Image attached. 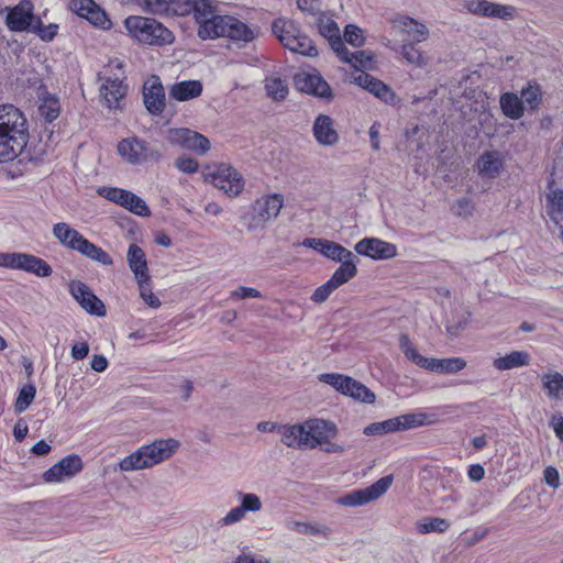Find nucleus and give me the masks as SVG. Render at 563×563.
Masks as SVG:
<instances>
[{"instance_id":"f257e3e1","label":"nucleus","mask_w":563,"mask_h":563,"mask_svg":"<svg viewBox=\"0 0 563 563\" xmlns=\"http://www.w3.org/2000/svg\"><path fill=\"white\" fill-rule=\"evenodd\" d=\"M29 124L13 104H0V163L13 161L29 142Z\"/></svg>"},{"instance_id":"f03ea898","label":"nucleus","mask_w":563,"mask_h":563,"mask_svg":"<svg viewBox=\"0 0 563 563\" xmlns=\"http://www.w3.org/2000/svg\"><path fill=\"white\" fill-rule=\"evenodd\" d=\"M180 443L175 439L155 440L150 444L142 445L133 453L119 462L122 472H132L150 468L176 453Z\"/></svg>"},{"instance_id":"7ed1b4c3","label":"nucleus","mask_w":563,"mask_h":563,"mask_svg":"<svg viewBox=\"0 0 563 563\" xmlns=\"http://www.w3.org/2000/svg\"><path fill=\"white\" fill-rule=\"evenodd\" d=\"M123 25L128 35L142 45L162 47L175 41L173 32L154 18L129 15Z\"/></svg>"},{"instance_id":"20e7f679","label":"nucleus","mask_w":563,"mask_h":563,"mask_svg":"<svg viewBox=\"0 0 563 563\" xmlns=\"http://www.w3.org/2000/svg\"><path fill=\"white\" fill-rule=\"evenodd\" d=\"M54 238L66 249L76 251L89 260L103 266H111L113 260L108 252L86 239L78 230L66 222H58L53 225Z\"/></svg>"},{"instance_id":"39448f33","label":"nucleus","mask_w":563,"mask_h":563,"mask_svg":"<svg viewBox=\"0 0 563 563\" xmlns=\"http://www.w3.org/2000/svg\"><path fill=\"white\" fill-rule=\"evenodd\" d=\"M399 347L410 362L423 369L438 374H456L463 371L467 364L466 361L460 356L446 358L426 357L418 352L406 333L399 336Z\"/></svg>"},{"instance_id":"423d86ee","label":"nucleus","mask_w":563,"mask_h":563,"mask_svg":"<svg viewBox=\"0 0 563 563\" xmlns=\"http://www.w3.org/2000/svg\"><path fill=\"white\" fill-rule=\"evenodd\" d=\"M123 67V62L113 58L98 74V81L101 82L100 96L109 109L121 108L120 102L128 92Z\"/></svg>"},{"instance_id":"0eeeda50","label":"nucleus","mask_w":563,"mask_h":563,"mask_svg":"<svg viewBox=\"0 0 563 563\" xmlns=\"http://www.w3.org/2000/svg\"><path fill=\"white\" fill-rule=\"evenodd\" d=\"M272 31L289 51L310 57L318 55V49L312 40L307 34L302 33L292 20L284 18L274 20Z\"/></svg>"},{"instance_id":"6e6552de","label":"nucleus","mask_w":563,"mask_h":563,"mask_svg":"<svg viewBox=\"0 0 563 563\" xmlns=\"http://www.w3.org/2000/svg\"><path fill=\"white\" fill-rule=\"evenodd\" d=\"M435 416L423 411L408 412L384 421L373 422L364 428L365 435H382L431 424Z\"/></svg>"},{"instance_id":"1a4fd4ad","label":"nucleus","mask_w":563,"mask_h":563,"mask_svg":"<svg viewBox=\"0 0 563 563\" xmlns=\"http://www.w3.org/2000/svg\"><path fill=\"white\" fill-rule=\"evenodd\" d=\"M284 205V197L280 194L265 195L254 201L251 211L245 214L249 231H255L278 217Z\"/></svg>"},{"instance_id":"9d476101","label":"nucleus","mask_w":563,"mask_h":563,"mask_svg":"<svg viewBox=\"0 0 563 563\" xmlns=\"http://www.w3.org/2000/svg\"><path fill=\"white\" fill-rule=\"evenodd\" d=\"M203 32L209 40L227 37L233 42L250 43L255 38V32L246 23L229 14L218 15V23Z\"/></svg>"},{"instance_id":"9b49d317","label":"nucleus","mask_w":563,"mask_h":563,"mask_svg":"<svg viewBox=\"0 0 563 563\" xmlns=\"http://www.w3.org/2000/svg\"><path fill=\"white\" fill-rule=\"evenodd\" d=\"M0 267L23 271L37 277H48L53 273L52 266L46 261L22 252H0Z\"/></svg>"},{"instance_id":"f8f14e48","label":"nucleus","mask_w":563,"mask_h":563,"mask_svg":"<svg viewBox=\"0 0 563 563\" xmlns=\"http://www.w3.org/2000/svg\"><path fill=\"white\" fill-rule=\"evenodd\" d=\"M118 153L123 161L131 165H142L147 162L157 163L162 158L158 150L136 136L126 137L118 143Z\"/></svg>"},{"instance_id":"ddd939ff","label":"nucleus","mask_w":563,"mask_h":563,"mask_svg":"<svg viewBox=\"0 0 563 563\" xmlns=\"http://www.w3.org/2000/svg\"><path fill=\"white\" fill-rule=\"evenodd\" d=\"M393 482L394 476L386 475L365 488L354 489L339 497L336 504L345 507L364 506L383 496L390 488Z\"/></svg>"},{"instance_id":"4468645a","label":"nucleus","mask_w":563,"mask_h":563,"mask_svg":"<svg viewBox=\"0 0 563 563\" xmlns=\"http://www.w3.org/2000/svg\"><path fill=\"white\" fill-rule=\"evenodd\" d=\"M294 81L297 89L307 95L325 102H331L334 99L332 88L317 70L298 73L295 75Z\"/></svg>"},{"instance_id":"2eb2a0df","label":"nucleus","mask_w":563,"mask_h":563,"mask_svg":"<svg viewBox=\"0 0 563 563\" xmlns=\"http://www.w3.org/2000/svg\"><path fill=\"white\" fill-rule=\"evenodd\" d=\"M68 9L98 29L112 27L108 13L95 0H69Z\"/></svg>"},{"instance_id":"dca6fc26","label":"nucleus","mask_w":563,"mask_h":563,"mask_svg":"<svg viewBox=\"0 0 563 563\" xmlns=\"http://www.w3.org/2000/svg\"><path fill=\"white\" fill-rule=\"evenodd\" d=\"M211 183L229 197L239 196L244 189V178L241 173L228 164H220L210 174Z\"/></svg>"},{"instance_id":"f3484780","label":"nucleus","mask_w":563,"mask_h":563,"mask_svg":"<svg viewBox=\"0 0 563 563\" xmlns=\"http://www.w3.org/2000/svg\"><path fill=\"white\" fill-rule=\"evenodd\" d=\"M236 499L240 505L230 509L224 517H222L218 525L220 527L233 526L242 521L247 512H258L263 508L261 498L254 493L236 492Z\"/></svg>"},{"instance_id":"a211bd4d","label":"nucleus","mask_w":563,"mask_h":563,"mask_svg":"<svg viewBox=\"0 0 563 563\" xmlns=\"http://www.w3.org/2000/svg\"><path fill=\"white\" fill-rule=\"evenodd\" d=\"M142 97L145 109L151 115L158 117L165 111V88L157 75H152L144 81Z\"/></svg>"},{"instance_id":"6ab92c4d","label":"nucleus","mask_w":563,"mask_h":563,"mask_svg":"<svg viewBox=\"0 0 563 563\" xmlns=\"http://www.w3.org/2000/svg\"><path fill=\"white\" fill-rule=\"evenodd\" d=\"M37 16L34 14V4L31 0H21L12 8H8L5 25L11 32L31 31Z\"/></svg>"},{"instance_id":"aec40b11","label":"nucleus","mask_w":563,"mask_h":563,"mask_svg":"<svg viewBox=\"0 0 563 563\" xmlns=\"http://www.w3.org/2000/svg\"><path fill=\"white\" fill-rule=\"evenodd\" d=\"M167 141L173 145H178L199 154H205L210 148V142L206 136L185 128L169 129L167 131Z\"/></svg>"},{"instance_id":"412c9836","label":"nucleus","mask_w":563,"mask_h":563,"mask_svg":"<svg viewBox=\"0 0 563 563\" xmlns=\"http://www.w3.org/2000/svg\"><path fill=\"white\" fill-rule=\"evenodd\" d=\"M69 292L79 306L89 314L97 317L106 316V306L85 283L80 280H73L69 284Z\"/></svg>"},{"instance_id":"4be33fe9","label":"nucleus","mask_w":563,"mask_h":563,"mask_svg":"<svg viewBox=\"0 0 563 563\" xmlns=\"http://www.w3.org/2000/svg\"><path fill=\"white\" fill-rule=\"evenodd\" d=\"M82 467L81 457L77 454H69L45 471L43 479L45 483H60L80 473Z\"/></svg>"},{"instance_id":"5701e85b","label":"nucleus","mask_w":563,"mask_h":563,"mask_svg":"<svg viewBox=\"0 0 563 563\" xmlns=\"http://www.w3.org/2000/svg\"><path fill=\"white\" fill-rule=\"evenodd\" d=\"M354 82L386 104L395 106L399 102V98L388 85L365 71L355 76Z\"/></svg>"},{"instance_id":"b1692460","label":"nucleus","mask_w":563,"mask_h":563,"mask_svg":"<svg viewBox=\"0 0 563 563\" xmlns=\"http://www.w3.org/2000/svg\"><path fill=\"white\" fill-rule=\"evenodd\" d=\"M217 4V0H194L191 14L198 24L197 34L203 41L209 40L203 30L210 31L218 23Z\"/></svg>"},{"instance_id":"393cba45","label":"nucleus","mask_w":563,"mask_h":563,"mask_svg":"<svg viewBox=\"0 0 563 563\" xmlns=\"http://www.w3.org/2000/svg\"><path fill=\"white\" fill-rule=\"evenodd\" d=\"M338 433L335 423L323 419L306 420V449H316L328 438H334Z\"/></svg>"},{"instance_id":"a878e982","label":"nucleus","mask_w":563,"mask_h":563,"mask_svg":"<svg viewBox=\"0 0 563 563\" xmlns=\"http://www.w3.org/2000/svg\"><path fill=\"white\" fill-rule=\"evenodd\" d=\"M354 249L360 255L373 260H389L397 255L395 244L377 238H364L355 244Z\"/></svg>"},{"instance_id":"bb28decb","label":"nucleus","mask_w":563,"mask_h":563,"mask_svg":"<svg viewBox=\"0 0 563 563\" xmlns=\"http://www.w3.org/2000/svg\"><path fill=\"white\" fill-rule=\"evenodd\" d=\"M464 7L470 13L479 16L509 20L512 19L515 14V8L512 5L498 4L487 0H467Z\"/></svg>"},{"instance_id":"cd10ccee","label":"nucleus","mask_w":563,"mask_h":563,"mask_svg":"<svg viewBox=\"0 0 563 563\" xmlns=\"http://www.w3.org/2000/svg\"><path fill=\"white\" fill-rule=\"evenodd\" d=\"M301 244L302 246L312 249L322 254L324 257L335 262H342L347 258H355L351 251L330 240L306 238Z\"/></svg>"},{"instance_id":"c85d7f7f","label":"nucleus","mask_w":563,"mask_h":563,"mask_svg":"<svg viewBox=\"0 0 563 563\" xmlns=\"http://www.w3.org/2000/svg\"><path fill=\"white\" fill-rule=\"evenodd\" d=\"M312 135L322 146H334L340 135L335 129L334 120L328 114H318L312 124Z\"/></svg>"},{"instance_id":"c756f323","label":"nucleus","mask_w":563,"mask_h":563,"mask_svg":"<svg viewBox=\"0 0 563 563\" xmlns=\"http://www.w3.org/2000/svg\"><path fill=\"white\" fill-rule=\"evenodd\" d=\"M476 167L483 179H495L505 168L504 155L498 151H486L478 157Z\"/></svg>"},{"instance_id":"7c9ffc66","label":"nucleus","mask_w":563,"mask_h":563,"mask_svg":"<svg viewBox=\"0 0 563 563\" xmlns=\"http://www.w3.org/2000/svg\"><path fill=\"white\" fill-rule=\"evenodd\" d=\"M545 211L550 220L555 224H560L563 221V189L554 188L553 179L548 183Z\"/></svg>"},{"instance_id":"2f4dec72","label":"nucleus","mask_w":563,"mask_h":563,"mask_svg":"<svg viewBox=\"0 0 563 563\" xmlns=\"http://www.w3.org/2000/svg\"><path fill=\"white\" fill-rule=\"evenodd\" d=\"M278 433L280 434L282 442L286 446L306 449V421L302 423L279 426Z\"/></svg>"},{"instance_id":"473e14b6","label":"nucleus","mask_w":563,"mask_h":563,"mask_svg":"<svg viewBox=\"0 0 563 563\" xmlns=\"http://www.w3.org/2000/svg\"><path fill=\"white\" fill-rule=\"evenodd\" d=\"M126 261L135 280L151 276L145 252L137 244H130Z\"/></svg>"},{"instance_id":"72a5a7b5","label":"nucleus","mask_w":563,"mask_h":563,"mask_svg":"<svg viewBox=\"0 0 563 563\" xmlns=\"http://www.w3.org/2000/svg\"><path fill=\"white\" fill-rule=\"evenodd\" d=\"M200 80H183L175 82L169 89V98L183 102L195 99L202 93Z\"/></svg>"},{"instance_id":"f704fd0d","label":"nucleus","mask_w":563,"mask_h":563,"mask_svg":"<svg viewBox=\"0 0 563 563\" xmlns=\"http://www.w3.org/2000/svg\"><path fill=\"white\" fill-rule=\"evenodd\" d=\"M316 16V26L319 34L327 38L330 45L334 42L339 43L341 38L340 29L333 18L323 11L319 12Z\"/></svg>"},{"instance_id":"c9c22d12","label":"nucleus","mask_w":563,"mask_h":563,"mask_svg":"<svg viewBox=\"0 0 563 563\" xmlns=\"http://www.w3.org/2000/svg\"><path fill=\"white\" fill-rule=\"evenodd\" d=\"M542 387L550 399L563 400V375L550 371L541 375Z\"/></svg>"},{"instance_id":"e433bc0d","label":"nucleus","mask_w":563,"mask_h":563,"mask_svg":"<svg viewBox=\"0 0 563 563\" xmlns=\"http://www.w3.org/2000/svg\"><path fill=\"white\" fill-rule=\"evenodd\" d=\"M285 527L289 531H295L306 536H322L328 538L331 534V529L324 525L297 521L294 519H287L285 521Z\"/></svg>"},{"instance_id":"4c0bfd02","label":"nucleus","mask_w":563,"mask_h":563,"mask_svg":"<svg viewBox=\"0 0 563 563\" xmlns=\"http://www.w3.org/2000/svg\"><path fill=\"white\" fill-rule=\"evenodd\" d=\"M530 356L525 351H512L505 356L494 360L493 365L498 371H509L516 367L528 365Z\"/></svg>"},{"instance_id":"58836bf2","label":"nucleus","mask_w":563,"mask_h":563,"mask_svg":"<svg viewBox=\"0 0 563 563\" xmlns=\"http://www.w3.org/2000/svg\"><path fill=\"white\" fill-rule=\"evenodd\" d=\"M503 113L512 120H518L523 115L525 107L522 100L514 92H505L499 99Z\"/></svg>"},{"instance_id":"ea45409f","label":"nucleus","mask_w":563,"mask_h":563,"mask_svg":"<svg viewBox=\"0 0 563 563\" xmlns=\"http://www.w3.org/2000/svg\"><path fill=\"white\" fill-rule=\"evenodd\" d=\"M400 24L404 31L410 37L409 43H420L427 40L429 35V31L427 26L412 18L402 16L400 19Z\"/></svg>"},{"instance_id":"a19ab883","label":"nucleus","mask_w":563,"mask_h":563,"mask_svg":"<svg viewBox=\"0 0 563 563\" xmlns=\"http://www.w3.org/2000/svg\"><path fill=\"white\" fill-rule=\"evenodd\" d=\"M341 265L334 271L329 280L334 285V287L339 288L340 286L347 283L352 279L356 273L357 268L354 263V258H347L340 262Z\"/></svg>"},{"instance_id":"79ce46f5","label":"nucleus","mask_w":563,"mask_h":563,"mask_svg":"<svg viewBox=\"0 0 563 563\" xmlns=\"http://www.w3.org/2000/svg\"><path fill=\"white\" fill-rule=\"evenodd\" d=\"M343 395L364 404H374L376 399L375 394L369 388L354 378H351L349 388L344 390Z\"/></svg>"},{"instance_id":"37998d69","label":"nucleus","mask_w":563,"mask_h":563,"mask_svg":"<svg viewBox=\"0 0 563 563\" xmlns=\"http://www.w3.org/2000/svg\"><path fill=\"white\" fill-rule=\"evenodd\" d=\"M449 527L450 523L446 519L427 517L417 522L416 530L420 534H427L431 532L443 533L449 529Z\"/></svg>"},{"instance_id":"c03bdc74","label":"nucleus","mask_w":563,"mask_h":563,"mask_svg":"<svg viewBox=\"0 0 563 563\" xmlns=\"http://www.w3.org/2000/svg\"><path fill=\"white\" fill-rule=\"evenodd\" d=\"M38 113L45 122H53L60 114V104L58 98L54 96H46L42 99L38 106Z\"/></svg>"},{"instance_id":"a18cd8bd","label":"nucleus","mask_w":563,"mask_h":563,"mask_svg":"<svg viewBox=\"0 0 563 563\" xmlns=\"http://www.w3.org/2000/svg\"><path fill=\"white\" fill-rule=\"evenodd\" d=\"M135 282L139 286L140 297L144 300V302L151 308H159L162 302L159 298L153 294L152 277L147 276L146 278L136 279Z\"/></svg>"},{"instance_id":"49530a36","label":"nucleus","mask_w":563,"mask_h":563,"mask_svg":"<svg viewBox=\"0 0 563 563\" xmlns=\"http://www.w3.org/2000/svg\"><path fill=\"white\" fill-rule=\"evenodd\" d=\"M351 378V376L339 373H322L318 376L319 382L330 385L342 395L344 390H347Z\"/></svg>"},{"instance_id":"de8ad7c7","label":"nucleus","mask_w":563,"mask_h":563,"mask_svg":"<svg viewBox=\"0 0 563 563\" xmlns=\"http://www.w3.org/2000/svg\"><path fill=\"white\" fill-rule=\"evenodd\" d=\"M36 395V388L33 384L24 385L20 390L14 402V410L16 413L24 412L33 402Z\"/></svg>"},{"instance_id":"09e8293b","label":"nucleus","mask_w":563,"mask_h":563,"mask_svg":"<svg viewBox=\"0 0 563 563\" xmlns=\"http://www.w3.org/2000/svg\"><path fill=\"white\" fill-rule=\"evenodd\" d=\"M522 100V106L526 104L530 109H537L541 102V88L536 82H529L527 87L522 88L520 91V97Z\"/></svg>"},{"instance_id":"8fccbe9b","label":"nucleus","mask_w":563,"mask_h":563,"mask_svg":"<svg viewBox=\"0 0 563 563\" xmlns=\"http://www.w3.org/2000/svg\"><path fill=\"white\" fill-rule=\"evenodd\" d=\"M265 89L267 95L277 101L284 100L288 95L286 81L278 77L267 79Z\"/></svg>"},{"instance_id":"3c124183","label":"nucleus","mask_w":563,"mask_h":563,"mask_svg":"<svg viewBox=\"0 0 563 563\" xmlns=\"http://www.w3.org/2000/svg\"><path fill=\"white\" fill-rule=\"evenodd\" d=\"M401 54L407 63L417 67H423L427 65V58L422 52L416 47V43H404L401 46Z\"/></svg>"},{"instance_id":"603ef678","label":"nucleus","mask_w":563,"mask_h":563,"mask_svg":"<svg viewBox=\"0 0 563 563\" xmlns=\"http://www.w3.org/2000/svg\"><path fill=\"white\" fill-rule=\"evenodd\" d=\"M122 207L140 217H148L151 214V210L146 205L145 200H143L141 197L133 194L132 191L126 198V202H124Z\"/></svg>"},{"instance_id":"864d4df0","label":"nucleus","mask_w":563,"mask_h":563,"mask_svg":"<svg viewBox=\"0 0 563 563\" xmlns=\"http://www.w3.org/2000/svg\"><path fill=\"white\" fill-rule=\"evenodd\" d=\"M58 31V25L51 23L44 25L41 18L37 16L31 32L35 33L42 41L51 42L54 40Z\"/></svg>"},{"instance_id":"5fc2aeb1","label":"nucleus","mask_w":563,"mask_h":563,"mask_svg":"<svg viewBox=\"0 0 563 563\" xmlns=\"http://www.w3.org/2000/svg\"><path fill=\"white\" fill-rule=\"evenodd\" d=\"M130 190H125L117 187H102L99 189V194L107 200L114 202L119 206H123L126 202V198L130 195Z\"/></svg>"},{"instance_id":"6e6d98bb","label":"nucleus","mask_w":563,"mask_h":563,"mask_svg":"<svg viewBox=\"0 0 563 563\" xmlns=\"http://www.w3.org/2000/svg\"><path fill=\"white\" fill-rule=\"evenodd\" d=\"M194 0H170L166 3V9L175 15L185 16L192 13Z\"/></svg>"},{"instance_id":"4d7b16f0","label":"nucleus","mask_w":563,"mask_h":563,"mask_svg":"<svg viewBox=\"0 0 563 563\" xmlns=\"http://www.w3.org/2000/svg\"><path fill=\"white\" fill-rule=\"evenodd\" d=\"M344 40L355 47L362 46L365 41L362 29L355 24H347L345 26Z\"/></svg>"},{"instance_id":"13d9d810","label":"nucleus","mask_w":563,"mask_h":563,"mask_svg":"<svg viewBox=\"0 0 563 563\" xmlns=\"http://www.w3.org/2000/svg\"><path fill=\"white\" fill-rule=\"evenodd\" d=\"M350 65L356 70L369 68L373 63V56L365 51L354 52Z\"/></svg>"},{"instance_id":"bf43d9fd","label":"nucleus","mask_w":563,"mask_h":563,"mask_svg":"<svg viewBox=\"0 0 563 563\" xmlns=\"http://www.w3.org/2000/svg\"><path fill=\"white\" fill-rule=\"evenodd\" d=\"M335 289L338 288L328 279L313 291L311 300L317 303L324 302Z\"/></svg>"},{"instance_id":"052dcab7","label":"nucleus","mask_w":563,"mask_h":563,"mask_svg":"<svg viewBox=\"0 0 563 563\" xmlns=\"http://www.w3.org/2000/svg\"><path fill=\"white\" fill-rule=\"evenodd\" d=\"M135 3L145 12L158 13L166 9L165 0H134Z\"/></svg>"},{"instance_id":"680f3d73","label":"nucleus","mask_w":563,"mask_h":563,"mask_svg":"<svg viewBox=\"0 0 563 563\" xmlns=\"http://www.w3.org/2000/svg\"><path fill=\"white\" fill-rule=\"evenodd\" d=\"M175 166L185 174H195L199 167L196 159L186 155L179 156L175 162Z\"/></svg>"},{"instance_id":"e2e57ef3","label":"nucleus","mask_w":563,"mask_h":563,"mask_svg":"<svg viewBox=\"0 0 563 563\" xmlns=\"http://www.w3.org/2000/svg\"><path fill=\"white\" fill-rule=\"evenodd\" d=\"M297 7L300 11L317 15L320 10V0H297Z\"/></svg>"},{"instance_id":"0e129e2a","label":"nucleus","mask_w":563,"mask_h":563,"mask_svg":"<svg viewBox=\"0 0 563 563\" xmlns=\"http://www.w3.org/2000/svg\"><path fill=\"white\" fill-rule=\"evenodd\" d=\"M261 292L252 287L241 286L231 292V298L245 299V298H261Z\"/></svg>"},{"instance_id":"69168bd1","label":"nucleus","mask_w":563,"mask_h":563,"mask_svg":"<svg viewBox=\"0 0 563 563\" xmlns=\"http://www.w3.org/2000/svg\"><path fill=\"white\" fill-rule=\"evenodd\" d=\"M332 49L338 54V57L344 62L350 64L352 60V57L354 52H350L346 46L344 45V42L342 41V37L340 38V42L332 43L331 44Z\"/></svg>"},{"instance_id":"338daca9","label":"nucleus","mask_w":563,"mask_h":563,"mask_svg":"<svg viewBox=\"0 0 563 563\" xmlns=\"http://www.w3.org/2000/svg\"><path fill=\"white\" fill-rule=\"evenodd\" d=\"M543 479L552 488H558L560 486V475L558 470L553 466H547L544 468Z\"/></svg>"},{"instance_id":"774afa93","label":"nucleus","mask_w":563,"mask_h":563,"mask_svg":"<svg viewBox=\"0 0 563 563\" xmlns=\"http://www.w3.org/2000/svg\"><path fill=\"white\" fill-rule=\"evenodd\" d=\"M550 426L556 438L563 442V417L561 415H554L550 420Z\"/></svg>"}]
</instances>
